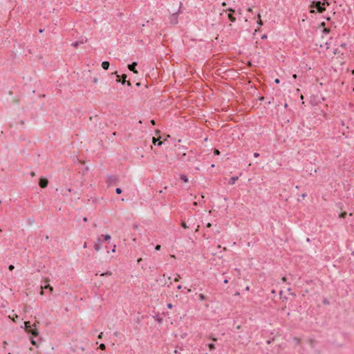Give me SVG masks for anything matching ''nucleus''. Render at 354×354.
<instances>
[{
	"instance_id": "f257e3e1",
	"label": "nucleus",
	"mask_w": 354,
	"mask_h": 354,
	"mask_svg": "<svg viewBox=\"0 0 354 354\" xmlns=\"http://www.w3.org/2000/svg\"><path fill=\"white\" fill-rule=\"evenodd\" d=\"M325 2H322L320 1H312L310 7L312 8H315L318 12H323L326 8L324 7Z\"/></svg>"
},
{
	"instance_id": "f03ea898",
	"label": "nucleus",
	"mask_w": 354,
	"mask_h": 354,
	"mask_svg": "<svg viewBox=\"0 0 354 354\" xmlns=\"http://www.w3.org/2000/svg\"><path fill=\"white\" fill-rule=\"evenodd\" d=\"M24 328H26L29 333H31L32 335H34L35 337H37L39 335V331L37 330V329H32L31 328V325H30V322H24Z\"/></svg>"
},
{
	"instance_id": "7ed1b4c3",
	"label": "nucleus",
	"mask_w": 354,
	"mask_h": 354,
	"mask_svg": "<svg viewBox=\"0 0 354 354\" xmlns=\"http://www.w3.org/2000/svg\"><path fill=\"white\" fill-rule=\"evenodd\" d=\"M178 158L179 160L182 162H187L190 161V157L185 153H183L180 154V152L179 151L177 154Z\"/></svg>"
},
{
	"instance_id": "20e7f679",
	"label": "nucleus",
	"mask_w": 354,
	"mask_h": 354,
	"mask_svg": "<svg viewBox=\"0 0 354 354\" xmlns=\"http://www.w3.org/2000/svg\"><path fill=\"white\" fill-rule=\"evenodd\" d=\"M102 240L100 237H98L97 239V243L94 245V248L96 251H100L102 248Z\"/></svg>"
},
{
	"instance_id": "39448f33",
	"label": "nucleus",
	"mask_w": 354,
	"mask_h": 354,
	"mask_svg": "<svg viewBox=\"0 0 354 354\" xmlns=\"http://www.w3.org/2000/svg\"><path fill=\"white\" fill-rule=\"evenodd\" d=\"M170 22L173 24H176L178 23L177 13H174L170 17Z\"/></svg>"
},
{
	"instance_id": "423d86ee",
	"label": "nucleus",
	"mask_w": 354,
	"mask_h": 354,
	"mask_svg": "<svg viewBox=\"0 0 354 354\" xmlns=\"http://www.w3.org/2000/svg\"><path fill=\"white\" fill-rule=\"evenodd\" d=\"M39 186L42 188L46 187L48 185V180L46 178H40L39 180Z\"/></svg>"
},
{
	"instance_id": "0eeeda50",
	"label": "nucleus",
	"mask_w": 354,
	"mask_h": 354,
	"mask_svg": "<svg viewBox=\"0 0 354 354\" xmlns=\"http://www.w3.org/2000/svg\"><path fill=\"white\" fill-rule=\"evenodd\" d=\"M41 289H49L50 292L53 290V287H51L47 282H46L44 286H41ZM43 294H44V291H43V290H41V295H43Z\"/></svg>"
},
{
	"instance_id": "6e6552de",
	"label": "nucleus",
	"mask_w": 354,
	"mask_h": 354,
	"mask_svg": "<svg viewBox=\"0 0 354 354\" xmlns=\"http://www.w3.org/2000/svg\"><path fill=\"white\" fill-rule=\"evenodd\" d=\"M137 62H133L132 64L128 65V68L133 73H137L138 72L136 70V66H137Z\"/></svg>"
},
{
	"instance_id": "1a4fd4ad",
	"label": "nucleus",
	"mask_w": 354,
	"mask_h": 354,
	"mask_svg": "<svg viewBox=\"0 0 354 354\" xmlns=\"http://www.w3.org/2000/svg\"><path fill=\"white\" fill-rule=\"evenodd\" d=\"M117 180V178L115 176H108L106 182L109 183H114Z\"/></svg>"
},
{
	"instance_id": "9d476101",
	"label": "nucleus",
	"mask_w": 354,
	"mask_h": 354,
	"mask_svg": "<svg viewBox=\"0 0 354 354\" xmlns=\"http://www.w3.org/2000/svg\"><path fill=\"white\" fill-rule=\"evenodd\" d=\"M238 179H239V176H232L230 178V179L229 180V181H228V184L232 185H234L236 183V181Z\"/></svg>"
},
{
	"instance_id": "9b49d317",
	"label": "nucleus",
	"mask_w": 354,
	"mask_h": 354,
	"mask_svg": "<svg viewBox=\"0 0 354 354\" xmlns=\"http://www.w3.org/2000/svg\"><path fill=\"white\" fill-rule=\"evenodd\" d=\"M152 141L154 145L160 146L162 142L158 138H153Z\"/></svg>"
},
{
	"instance_id": "f8f14e48",
	"label": "nucleus",
	"mask_w": 354,
	"mask_h": 354,
	"mask_svg": "<svg viewBox=\"0 0 354 354\" xmlns=\"http://www.w3.org/2000/svg\"><path fill=\"white\" fill-rule=\"evenodd\" d=\"M102 67L104 69V70H107L109 67V62H107V61H104L102 62Z\"/></svg>"
},
{
	"instance_id": "ddd939ff",
	"label": "nucleus",
	"mask_w": 354,
	"mask_h": 354,
	"mask_svg": "<svg viewBox=\"0 0 354 354\" xmlns=\"http://www.w3.org/2000/svg\"><path fill=\"white\" fill-rule=\"evenodd\" d=\"M180 179L185 183H187L189 180L188 177L186 175H180Z\"/></svg>"
},
{
	"instance_id": "4468645a",
	"label": "nucleus",
	"mask_w": 354,
	"mask_h": 354,
	"mask_svg": "<svg viewBox=\"0 0 354 354\" xmlns=\"http://www.w3.org/2000/svg\"><path fill=\"white\" fill-rule=\"evenodd\" d=\"M101 237H103L106 241H109L111 239V236L109 234L102 235Z\"/></svg>"
},
{
	"instance_id": "2eb2a0df",
	"label": "nucleus",
	"mask_w": 354,
	"mask_h": 354,
	"mask_svg": "<svg viewBox=\"0 0 354 354\" xmlns=\"http://www.w3.org/2000/svg\"><path fill=\"white\" fill-rule=\"evenodd\" d=\"M207 346H208L209 349L210 351H212L215 348V346L214 344L211 343V344H206Z\"/></svg>"
},
{
	"instance_id": "dca6fc26",
	"label": "nucleus",
	"mask_w": 354,
	"mask_h": 354,
	"mask_svg": "<svg viewBox=\"0 0 354 354\" xmlns=\"http://www.w3.org/2000/svg\"><path fill=\"white\" fill-rule=\"evenodd\" d=\"M80 44H83V41H75L72 44V46L77 48Z\"/></svg>"
},
{
	"instance_id": "f3484780",
	"label": "nucleus",
	"mask_w": 354,
	"mask_h": 354,
	"mask_svg": "<svg viewBox=\"0 0 354 354\" xmlns=\"http://www.w3.org/2000/svg\"><path fill=\"white\" fill-rule=\"evenodd\" d=\"M228 18H229L230 21H231L232 22H234L236 21V18L234 17H233L232 15V14L228 15Z\"/></svg>"
},
{
	"instance_id": "a211bd4d",
	"label": "nucleus",
	"mask_w": 354,
	"mask_h": 354,
	"mask_svg": "<svg viewBox=\"0 0 354 354\" xmlns=\"http://www.w3.org/2000/svg\"><path fill=\"white\" fill-rule=\"evenodd\" d=\"M198 298L201 301H203L206 299L205 296L203 294H199Z\"/></svg>"
},
{
	"instance_id": "6ab92c4d",
	"label": "nucleus",
	"mask_w": 354,
	"mask_h": 354,
	"mask_svg": "<svg viewBox=\"0 0 354 354\" xmlns=\"http://www.w3.org/2000/svg\"><path fill=\"white\" fill-rule=\"evenodd\" d=\"M293 342H295V344H299L300 343V339L298 338V337H294L293 338Z\"/></svg>"
},
{
	"instance_id": "aec40b11",
	"label": "nucleus",
	"mask_w": 354,
	"mask_h": 354,
	"mask_svg": "<svg viewBox=\"0 0 354 354\" xmlns=\"http://www.w3.org/2000/svg\"><path fill=\"white\" fill-rule=\"evenodd\" d=\"M122 189H121V188H120V187H118V188H116V189H115V192H116L118 194H120L122 193Z\"/></svg>"
},
{
	"instance_id": "412c9836",
	"label": "nucleus",
	"mask_w": 354,
	"mask_h": 354,
	"mask_svg": "<svg viewBox=\"0 0 354 354\" xmlns=\"http://www.w3.org/2000/svg\"><path fill=\"white\" fill-rule=\"evenodd\" d=\"M99 348L101 349V350H105L106 348V346L104 344H101L99 346Z\"/></svg>"
},
{
	"instance_id": "4be33fe9",
	"label": "nucleus",
	"mask_w": 354,
	"mask_h": 354,
	"mask_svg": "<svg viewBox=\"0 0 354 354\" xmlns=\"http://www.w3.org/2000/svg\"><path fill=\"white\" fill-rule=\"evenodd\" d=\"M214 153L215 155H219V154H220V151H219L218 149H215L214 150Z\"/></svg>"
},
{
	"instance_id": "5701e85b",
	"label": "nucleus",
	"mask_w": 354,
	"mask_h": 354,
	"mask_svg": "<svg viewBox=\"0 0 354 354\" xmlns=\"http://www.w3.org/2000/svg\"><path fill=\"white\" fill-rule=\"evenodd\" d=\"M257 24L259 25V26H261L263 25V22L261 19H259L258 21H257Z\"/></svg>"
},
{
	"instance_id": "b1692460",
	"label": "nucleus",
	"mask_w": 354,
	"mask_h": 354,
	"mask_svg": "<svg viewBox=\"0 0 354 354\" xmlns=\"http://www.w3.org/2000/svg\"><path fill=\"white\" fill-rule=\"evenodd\" d=\"M111 273L110 272H106L101 274L102 276H104V275H111Z\"/></svg>"
},
{
	"instance_id": "393cba45",
	"label": "nucleus",
	"mask_w": 354,
	"mask_h": 354,
	"mask_svg": "<svg viewBox=\"0 0 354 354\" xmlns=\"http://www.w3.org/2000/svg\"><path fill=\"white\" fill-rule=\"evenodd\" d=\"M179 279H180V276L179 275H176V277L174 278V281H179Z\"/></svg>"
},
{
	"instance_id": "a878e982",
	"label": "nucleus",
	"mask_w": 354,
	"mask_h": 354,
	"mask_svg": "<svg viewBox=\"0 0 354 354\" xmlns=\"http://www.w3.org/2000/svg\"><path fill=\"white\" fill-rule=\"evenodd\" d=\"M160 247H161V246H160V245H157L155 247V250H157V251H158V250H160Z\"/></svg>"
},
{
	"instance_id": "bb28decb",
	"label": "nucleus",
	"mask_w": 354,
	"mask_h": 354,
	"mask_svg": "<svg viewBox=\"0 0 354 354\" xmlns=\"http://www.w3.org/2000/svg\"><path fill=\"white\" fill-rule=\"evenodd\" d=\"M167 308H168L169 309H171V308H172V307H173V305H172L171 304H167Z\"/></svg>"
},
{
	"instance_id": "cd10ccee",
	"label": "nucleus",
	"mask_w": 354,
	"mask_h": 354,
	"mask_svg": "<svg viewBox=\"0 0 354 354\" xmlns=\"http://www.w3.org/2000/svg\"><path fill=\"white\" fill-rule=\"evenodd\" d=\"M126 77H127L126 75H124V80L121 82V83H122V84H125V82H126V80H125Z\"/></svg>"
},
{
	"instance_id": "c85d7f7f",
	"label": "nucleus",
	"mask_w": 354,
	"mask_h": 354,
	"mask_svg": "<svg viewBox=\"0 0 354 354\" xmlns=\"http://www.w3.org/2000/svg\"><path fill=\"white\" fill-rule=\"evenodd\" d=\"M259 156V153L255 152V153H254V158H258Z\"/></svg>"
},
{
	"instance_id": "c756f323",
	"label": "nucleus",
	"mask_w": 354,
	"mask_h": 354,
	"mask_svg": "<svg viewBox=\"0 0 354 354\" xmlns=\"http://www.w3.org/2000/svg\"><path fill=\"white\" fill-rule=\"evenodd\" d=\"M13 269H14V266H12V265H10V266H9V270H12Z\"/></svg>"
},
{
	"instance_id": "7c9ffc66",
	"label": "nucleus",
	"mask_w": 354,
	"mask_h": 354,
	"mask_svg": "<svg viewBox=\"0 0 354 354\" xmlns=\"http://www.w3.org/2000/svg\"><path fill=\"white\" fill-rule=\"evenodd\" d=\"M31 343L33 344V345H36V342L34 339H31Z\"/></svg>"
},
{
	"instance_id": "2f4dec72",
	"label": "nucleus",
	"mask_w": 354,
	"mask_h": 354,
	"mask_svg": "<svg viewBox=\"0 0 354 354\" xmlns=\"http://www.w3.org/2000/svg\"><path fill=\"white\" fill-rule=\"evenodd\" d=\"M227 10H229L230 12H234V10L232 8H229Z\"/></svg>"
},
{
	"instance_id": "473e14b6",
	"label": "nucleus",
	"mask_w": 354,
	"mask_h": 354,
	"mask_svg": "<svg viewBox=\"0 0 354 354\" xmlns=\"http://www.w3.org/2000/svg\"><path fill=\"white\" fill-rule=\"evenodd\" d=\"M181 149H185V147L181 146V147H178V150H179V151H180V150H181Z\"/></svg>"
},
{
	"instance_id": "72a5a7b5",
	"label": "nucleus",
	"mask_w": 354,
	"mask_h": 354,
	"mask_svg": "<svg viewBox=\"0 0 354 354\" xmlns=\"http://www.w3.org/2000/svg\"><path fill=\"white\" fill-rule=\"evenodd\" d=\"M102 335H103V333H100V335H98V337L102 338Z\"/></svg>"
},
{
	"instance_id": "f704fd0d",
	"label": "nucleus",
	"mask_w": 354,
	"mask_h": 354,
	"mask_svg": "<svg viewBox=\"0 0 354 354\" xmlns=\"http://www.w3.org/2000/svg\"><path fill=\"white\" fill-rule=\"evenodd\" d=\"M181 288H182V286H181V285H178V286H177V289H178V290H180Z\"/></svg>"
},
{
	"instance_id": "c9c22d12",
	"label": "nucleus",
	"mask_w": 354,
	"mask_h": 354,
	"mask_svg": "<svg viewBox=\"0 0 354 354\" xmlns=\"http://www.w3.org/2000/svg\"><path fill=\"white\" fill-rule=\"evenodd\" d=\"M267 38V35H263L262 37H261V39H266Z\"/></svg>"
},
{
	"instance_id": "e433bc0d",
	"label": "nucleus",
	"mask_w": 354,
	"mask_h": 354,
	"mask_svg": "<svg viewBox=\"0 0 354 354\" xmlns=\"http://www.w3.org/2000/svg\"><path fill=\"white\" fill-rule=\"evenodd\" d=\"M87 247V244L86 242H84V245H83V248H86Z\"/></svg>"
},
{
	"instance_id": "4c0bfd02",
	"label": "nucleus",
	"mask_w": 354,
	"mask_h": 354,
	"mask_svg": "<svg viewBox=\"0 0 354 354\" xmlns=\"http://www.w3.org/2000/svg\"><path fill=\"white\" fill-rule=\"evenodd\" d=\"M93 82L94 83H97V79L96 77L93 79Z\"/></svg>"
},
{
	"instance_id": "58836bf2",
	"label": "nucleus",
	"mask_w": 354,
	"mask_h": 354,
	"mask_svg": "<svg viewBox=\"0 0 354 354\" xmlns=\"http://www.w3.org/2000/svg\"><path fill=\"white\" fill-rule=\"evenodd\" d=\"M274 82H275V83L279 84V79H276L274 80Z\"/></svg>"
},
{
	"instance_id": "ea45409f",
	"label": "nucleus",
	"mask_w": 354,
	"mask_h": 354,
	"mask_svg": "<svg viewBox=\"0 0 354 354\" xmlns=\"http://www.w3.org/2000/svg\"><path fill=\"white\" fill-rule=\"evenodd\" d=\"M306 196V194H303L301 195V198L304 199L305 197Z\"/></svg>"
},
{
	"instance_id": "a19ab883",
	"label": "nucleus",
	"mask_w": 354,
	"mask_h": 354,
	"mask_svg": "<svg viewBox=\"0 0 354 354\" xmlns=\"http://www.w3.org/2000/svg\"><path fill=\"white\" fill-rule=\"evenodd\" d=\"M115 251V245L113 246V248H112V252H114Z\"/></svg>"
},
{
	"instance_id": "79ce46f5",
	"label": "nucleus",
	"mask_w": 354,
	"mask_h": 354,
	"mask_svg": "<svg viewBox=\"0 0 354 354\" xmlns=\"http://www.w3.org/2000/svg\"><path fill=\"white\" fill-rule=\"evenodd\" d=\"M83 221H85V222H86V221H87V218H86V217H84V218H83Z\"/></svg>"
},
{
	"instance_id": "37998d69",
	"label": "nucleus",
	"mask_w": 354,
	"mask_h": 354,
	"mask_svg": "<svg viewBox=\"0 0 354 354\" xmlns=\"http://www.w3.org/2000/svg\"><path fill=\"white\" fill-rule=\"evenodd\" d=\"M39 324V322L35 323V324H33V326H34L35 327H36V326H37V324Z\"/></svg>"
},
{
	"instance_id": "c03bdc74",
	"label": "nucleus",
	"mask_w": 354,
	"mask_h": 354,
	"mask_svg": "<svg viewBox=\"0 0 354 354\" xmlns=\"http://www.w3.org/2000/svg\"><path fill=\"white\" fill-rule=\"evenodd\" d=\"M151 124H153V125L155 124V121H154L153 120H152L151 121Z\"/></svg>"
},
{
	"instance_id": "a18cd8bd",
	"label": "nucleus",
	"mask_w": 354,
	"mask_h": 354,
	"mask_svg": "<svg viewBox=\"0 0 354 354\" xmlns=\"http://www.w3.org/2000/svg\"><path fill=\"white\" fill-rule=\"evenodd\" d=\"M224 283H228V280H227V279H225V280H224Z\"/></svg>"
},
{
	"instance_id": "49530a36",
	"label": "nucleus",
	"mask_w": 354,
	"mask_h": 354,
	"mask_svg": "<svg viewBox=\"0 0 354 354\" xmlns=\"http://www.w3.org/2000/svg\"><path fill=\"white\" fill-rule=\"evenodd\" d=\"M344 215H346V213H343V214H342V217H344Z\"/></svg>"
},
{
	"instance_id": "de8ad7c7",
	"label": "nucleus",
	"mask_w": 354,
	"mask_h": 354,
	"mask_svg": "<svg viewBox=\"0 0 354 354\" xmlns=\"http://www.w3.org/2000/svg\"><path fill=\"white\" fill-rule=\"evenodd\" d=\"M212 339L213 341H216V338H214V337H212Z\"/></svg>"
},
{
	"instance_id": "09e8293b",
	"label": "nucleus",
	"mask_w": 354,
	"mask_h": 354,
	"mask_svg": "<svg viewBox=\"0 0 354 354\" xmlns=\"http://www.w3.org/2000/svg\"><path fill=\"white\" fill-rule=\"evenodd\" d=\"M127 85L128 86H130L131 85V83L129 82H127Z\"/></svg>"
},
{
	"instance_id": "8fccbe9b",
	"label": "nucleus",
	"mask_w": 354,
	"mask_h": 354,
	"mask_svg": "<svg viewBox=\"0 0 354 354\" xmlns=\"http://www.w3.org/2000/svg\"><path fill=\"white\" fill-rule=\"evenodd\" d=\"M39 32H43V30H42V29H40V30H39Z\"/></svg>"
},
{
	"instance_id": "3c124183",
	"label": "nucleus",
	"mask_w": 354,
	"mask_h": 354,
	"mask_svg": "<svg viewBox=\"0 0 354 354\" xmlns=\"http://www.w3.org/2000/svg\"><path fill=\"white\" fill-rule=\"evenodd\" d=\"M190 292H191V290L190 289H187V293Z\"/></svg>"
},
{
	"instance_id": "603ef678",
	"label": "nucleus",
	"mask_w": 354,
	"mask_h": 354,
	"mask_svg": "<svg viewBox=\"0 0 354 354\" xmlns=\"http://www.w3.org/2000/svg\"><path fill=\"white\" fill-rule=\"evenodd\" d=\"M31 175H32V176H34V175H35V173H34V172H32V173H31Z\"/></svg>"
},
{
	"instance_id": "864d4df0",
	"label": "nucleus",
	"mask_w": 354,
	"mask_h": 354,
	"mask_svg": "<svg viewBox=\"0 0 354 354\" xmlns=\"http://www.w3.org/2000/svg\"><path fill=\"white\" fill-rule=\"evenodd\" d=\"M222 5H223V6H225V2H223V3H222Z\"/></svg>"
},
{
	"instance_id": "5fc2aeb1",
	"label": "nucleus",
	"mask_w": 354,
	"mask_h": 354,
	"mask_svg": "<svg viewBox=\"0 0 354 354\" xmlns=\"http://www.w3.org/2000/svg\"><path fill=\"white\" fill-rule=\"evenodd\" d=\"M260 17H261V16H260V15L259 14V15H258V18H259V19H260Z\"/></svg>"
},
{
	"instance_id": "6e6d98bb",
	"label": "nucleus",
	"mask_w": 354,
	"mask_h": 354,
	"mask_svg": "<svg viewBox=\"0 0 354 354\" xmlns=\"http://www.w3.org/2000/svg\"><path fill=\"white\" fill-rule=\"evenodd\" d=\"M1 203V201H0V203Z\"/></svg>"
}]
</instances>
